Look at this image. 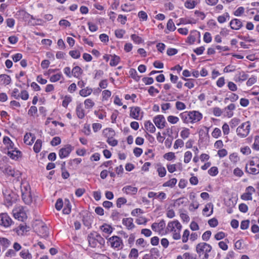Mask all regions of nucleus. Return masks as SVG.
Masks as SVG:
<instances>
[{
  "instance_id": "nucleus-1",
  "label": "nucleus",
  "mask_w": 259,
  "mask_h": 259,
  "mask_svg": "<svg viewBox=\"0 0 259 259\" xmlns=\"http://www.w3.org/2000/svg\"><path fill=\"white\" fill-rule=\"evenodd\" d=\"M180 117L185 123H194L202 118V114L198 111H185L180 113Z\"/></svg>"
},
{
  "instance_id": "nucleus-2",
  "label": "nucleus",
  "mask_w": 259,
  "mask_h": 259,
  "mask_svg": "<svg viewBox=\"0 0 259 259\" xmlns=\"http://www.w3.org/2000/svg\"><path fill=\"white\" fill-rule=\"evenodd\" d=\"M182 226L178 220L170 222L167 226V230L168 232H172V238L175 240H179L181 238L180 231Z\"/></svg>"
},
{
  "instance_id": "nucleus-3",
  "label": "nucleus",
  "mask_w": 259,
  "mask_h": 259,
  "mask_svg": "<svg viewBox=\"0 0 259 259\" xmlns=\"http://www.w3.org/2000/svg\"><path fill=\"white\" fill-rule=\"evenodd\" d=\"M245 171L251 175H257L259 174V158H253L249 160L245 164Z\"/></svg>"
},
{
  "instance_id": "nucleus-4",
  "label": "nucleus",
  "mask_w": 259,
  "mask_h": 259,
  "mask_svg": "<svg viewBox=\"0 0 259 259\" xmlns=\"http://www.w3.org/2000/svg\"><path fill=\"white\" fill-rule=\"evenodd\" d=\"M33 229L34 232L41 237L46 238L49 235L48 227L41 221H35L33 225Z\"/></svg>"
},
{
  "instance_id": "nucleus-5",
  "label": "nucleus",
  "mask_w": 259,
  "mask_h": 259,
  "mask_svg": "<svg viewBox=\"0 0 259 259\" xmlns=\"http://www.w3.org/2000/svg\"><path fill=\"white\" fill-rule=\"evenodd\" d=\"M251 129V123L247 121L242 123L236 129L237 135L241 138L246 137L249 134Z\"/></svg>"
},
{
  "instance_id": "nucleus-6",
  "label": "nucleus",
  "mask_w": 259,
  "mask_h": 259,
  "mask_svg": "<svg viewBox=\"0 0 259 259\" xmlns=\"http://www.w3.org/2000/svg\"><path fill=\"white\" fill-rule=\"evenodd\" d=\"M111 246L113 248H117V250L122 249L123 246L122 240L117 236H113L109 239Z\"/></svg>"
},
{
  "instance_id": "nucleus-7",
  "label": "nucleus",
  "mask_w": 259,
  "mask_h": 259,
  "mask_svg": "<svg viewBox=\"0 0 259 259\" xmlns=\"http://www.w3.org/2000/svg\"><path fill=\"white\" fill-rule=\"evenodd\" d=\"M12 223L11 218L7 213H0V226L8 228L12 225Z\"/></svg>"
},
{
  "instance_id": "nucleus-8",
  "label": "nucleus",
  "mask_w": 259,
  "mask_h": 259,
  "mask_svg": "<svg viewBox=\"0 0 259 259\" xmlns=\"http://www.w3.org/2000/svg\"><path fill=\"white\" fill-rule=\"evenodd\" d=\"M255 192V189L251 186L246 188L245 192L241 195V198L245 201L252 200V195Z\"/></svg>"
},
{
  "instance_id": "nucleus-9",
  "label": "nucleus",
  "mask_w": 259,
  "mask_h": 259,
  "mask_svg": "<svg viewBox=\"0 0 259 259\" xmlns=\"http://www.w3.org/2000/svg\"><path fill=\"white\" fill-rule=\"evenodd\" d=\"M14 217L15 219L21 221H24L27 218L26 212L22 207H19L13 211Z\"/></svg>"
},
{
  "instance_id": "nucleus-10",
  "label": "nucleus",
  "mask_w": 259,
  "mask_h": 259,
  "mask_svg": "<svg viewBox=\"0 0 259 259\" xmlns=\"http://www.w3.org/2000/svg\"><path fill=\"white\" fill-rule=\"evenodd\" d=\"M153 122L159 129L163 128L166 123L165 118L162 115H158L153 118Z\"/></svg>"
},
{
  "instance_id": "nucleus-11",
  "label": "nucleus",
  "mask_w": 259,
  "mask_h": 259,
  "mask_svg": "<svg viewBox=\"0 0 259 259\" xmlns=\"http://www.w3.org/2000/svg\"><path fill=\"white\" fill-rule=\"evenodd\" d=\"M143 114V112H141V109L140 107L138 106L131 107H130V117L137 120H139L142 118H140V114ZM142 117V115L141 116Z\"/></svg>"
},
{
  "instance_id": "nucleus-12",
  "label": "nucleus",
  "mask_w": 259,
  "mask_h": 259,
  "mask_svg": "<svg viewBox=\"0 0 259 259\" xmlns=\"http://www.w3.org/2000/svg\"><path fill=\"white\" fill-rule=\"evenodd\" d=\"M165 227V223L163 220H161L159 223H154L151 225V229L155 232L160 233Z\"/></svg>"
},
{
  "instance_id": "nucleus-13",
  "label": "nucleus",
  "mask_w": 259,
  "mask_h": 259,
  "mask_svg": "<svg viewBox=\"0 0 259 259\" xmlns=\"http://www.w3.org/2000/svg\"><path fill=\"white\" fill-rule=\"evenodd\" d=\"M72 150V147L71 145H67L65 147L61 148L59 150V155L61 158H64L67 157Z\"/></svg>"
},
{
  "instance_id": "nucleus-14",
  "label": "nucleus",
  "mask_w": 259,
  "mask_h": 259,
  "mask_svg": "<svg viewBox=\"0 0 259 259\" xmlns=\"http://www.w3.org/2000/svg\"><path fill=\"white\" fill-rule=\"evenodd\" d=\"M75 112L77 117L79 119H83L85 116V110L83 108L81 103L78 102L75 108Z\"/></svg>"
},
{
  "instance_id": "nucleus-15",
  "label": "nucleus",
  "mask_w": 259,
  "mask_h": 259,
  "mask_svg": "<svg viewBox=\"0 0 259 259\" xmlns=\"http://www.w3.org/2000/svg\"><path fill=\"white\" fill-rule=\"evenodd\" d=\"M236 106L234 104L231 103L225 107L223 110L225 112V115L228 118L232 117L233 115V111L235 109Z\"/></svg>"
},
{
  "instance_id": "nucleus-16",
  "label": "nucleus",
  "mask_w": 259,
  "mask_h": 259,
  "mask_svg": "<svg viewBox=\"0 0 259 259\" xmlns=\"http://www.w3.org/2000/svg\"><path fill=\"white\" fill-rule=\"evenodd\" d=\"M230 25L231 29L237 30L243 26V24L241 20L234 18L230 21Z\"/></svg>"
},
{
  "instance_id": "nucleus-17",
  "label": "nucleus",
  "mask_w": 259,
  "mask_h": 259,
  "mask_svg": "<svg viewBox=\"0 0 259 259\" xmlns=\"http://www.w3.org/2000/svg\"><path fill=\"white\" fill-rule=\"evenodd\" d=\"M122 191L127 195H135L138 192V188L133 186H125L122 189Z\"/></svg>"
},
{
  "instance_id": "nucleus-18",
  "label": "nucleus",
  "mask_w": 259,
  "mask_h": 259,
  "mask_svg": "<svg viewBox=\"0 0 259 259\" xmlns=\"http://www.w3.org/2000/svg\"><path fill=\"white\" fill-rule=\"evenodd\" d=\"M122 224L129 230H132L135 227V225L134 224V220L132 218L123 219Z\"/></svg>"
},
{
  "instance_id": "nucleus-19",
  "label": "nucleus",
  "mask_w": 259,
  "mask_h": 259,
  "mask_svg": "<svg viewBox=\"0 0 259 259\" xmlns=\"http://www.w3.org/2000/svg\"><path fill=\"white\" fill-rule=\"evenodd\" d=\"M35 139V137L31 133H26L24 137V142L25 144L31 145H32Z\"/></svg>"
},
{
  "instance_id": "nucleus-20",
  "label": "nucleus",
  "mask_w": 259,
  "mask_h": 259,
  "mask_svg": "<svg viewBox=\"0 0 259 259\" xmlns=\"http://www.w3.org/2000/svg\"><path fill=\"white\" fill-rule=\"evenodd\" d=\"M213 205L211 203H207L203 209V214L207 217L211 215L213 213Z\"/></svg>"
},
{
  "instance_id": "nucleus-21",
  "label": "nucleus",
  "mask_w": 259,
  "mask_h": 259,
  "mask_svg": "<svg viewBox=\"0 0 259 259\" xmlns=\"http://www.w3.org/2000/svg\"><path fill=\"white\" fill-rule=\"evenodd\" d=\"M8 155L13 159L17 160L21 156V152L15 148L10 149L8 152Z\"/></svg>"
},
{
  "instance_id": "nucleus-22",
  "label": "nucleus",
  "mask_w": 259,
  "mask_h": 259,
  "mask_svg": "<svg viewBox=\"0 0 259 259\" xmlns=\"http://www.w3.org/2000/svg\"><path fill=\"white\" fill-rule=\"evenodd\" d=\"M96 236V233H92L88 235V237L90 246L93 248L97 246Z\"/></svg>"
},
{
  "instance_id": "nucleus-23",
  "label": "nucleus",
  "mask_w": 259,
  "mask_h": 259,
  "mask_svg": "<svg viewBox=\"0 0 259 259\" xmlns=\"http://www.w3.org/2000/svg\"><path fill=\"white\" fill-rule=\"evenodd\" d=\"M11 82L10 76L7 74H3L0 75V83L3 85H8Z\"/></svg>"
},
{
  "instance_id": "nucleus-24",
  "label": "nucleus",
  "mask_w": 259,
  "mask_h": 259,
  "mask_svg": "<svg viewBox=\"0 0 259 259\" xmlns=\"http://www.w3.org/2000/svg\"><path fill=\"white\" fill-rule=\"evenodd\" d=\"M29 228L25 225H20L17 228L15 229V231L17 232L18 235H22L25 232H27Z\"/></svg>"
},
{
  "instance_id": "nucleus-25",
  "label": "nucleus",
  "mask_w": 259,
  "mask_h": 259,
  "mask_svg": "<svg viewBox=\"0 0 259 259\" xmlns=\"http://www.w3.org/2000/svg\"><path fill=\"white\" fill-rule=\"evenodd\" d=\"M92 89L91 88L87 87L80 90L79 94L80 96H81V97H86L92 94Z\"/></svg>"
},
{
  "instance_id": "nucleus-26",
  "label": "nucleus",
  "mask_w": 259,
  "mask_h": 259,
  "mask_svg": "<svg viewBox=\"0 0 259 259\" xmlns=\"http://www.w3.org/2000/svg\"><path fill=\"white\" fill-rule=\"evenodd\" d=\"M103 134L104 136L109 139L113 138L115 136V133L114 131L111 128H106L103 131Z\"/></svg>"
},
{
  "instance_id": "nucleus-27",
  "label": "nucleus",
  "mask_w": 259,
  "mask_h": 259,
  "mask_svg": "<svg viewBox=\"0 0 259 259\" xmlns=\"http://www.w3.org/2000/svg\"><path fill=\"white\" fill-rule=\"evenodd\" d=\"M3 143L5 145H6L8 150H10V149H13L14 145V143L8 137L5 136L4 137Z\"/></svg>"
},
{
  "instance_id": "nucleus-28",
  "label": "nucleus",
  "mask_w": 259,
  "mask_h": 259,
  "mask_svg": "<svg viewBox=\"0 0 259 259\" xmlns=\"http://www.w3.org/2000/svg\"><path fill=\"white\" fill-rule=\"evenodd\" d=\"M145 129L151 133H154L156 128L153 124L150 121H147L145 123Z\"/></svg>"
},
{
  "instance_id": "nucleus-29",
  "label": "nucleus",
  "mask_w": 259,
  "mask_h": 259,
  "mask_svg": "<svg viewBox=\"0 0 259 259\" xmlns=\"http://www.w3.org/2000/svg\"><path fill=\"white\" fill-rule=\"evenodd\" d=\"M197 4L196 1L187 0L185 2L184 6L187 9H192L194 8Z\"/></svg>"
},
{
  "instance_id": "nucleus-30",
  "label": "nucleus",
  "mask_w": 259,
  "mask_h": 259,
  "mask_svg": "<svg viewBox=\"0 0 259 259\" xmlns=\"http://www.w3.org/2000/svg\"><path fill=\"white\" fill-rule=\"evenodd\" d=\"M71 72L74 77L78 78L81 74L82 71L80 67L77 66L72 69Z\"/></svg>"
},
{
  "instance_id": "nucleus-31",
  "label": "nucleus",
  "mask_w": 259,
  "mask_h": 259,
  "mask_svg": "<svg viewBox=\"0 0 259 259\" xmlns=\"http://www.w3.org/2000/svg\"><path fill=\"white\" fill-rule=\"evenodd\" d=\"M5 172L8 176L15 177L17 175L16 173L18 172V171L15 172L14 168L10 166H8L5 168Z\"/></svg>"
},
{
  "instance_id": "nucleus-32",
  "label": "nucleus",
  "mask_w": 259,
  "mask_h": 259,
  "mask_svg": "<svg viewBox=\"0 0 259 259\" xmlns=\"http://www.w3.org/2000/svg\"><path fill=\"white\" fill-rule=\"evenodd\" d=\"M101 230L107 234H111L113 231V228L111 226L104 224L100 227Z\"/></svg>"
},
{
  "instance_id": "nucleus-33",
  "label": "nucleus",
  "mask_w": 259,
  "mask_h": 259,
  "mask_svg": "<svg viewBox=\"0 0 259 259\" xmlns=\"http://www.w3.org/2000/svg\"><path fill=\"white\" fill-rule=\"evenodd\" d=\"M84 104L86 109H90L95 106V102L92 99L88 98L84 100Z\"/></svg>"
},
{
  "instance_id": "nucleus-34",
  "label": "nucleus",
  "mask_w": 259,
  "mask_h": 259,
  "mask_svg": "<svg viewBox=\"0 0 259 259\" xmlns=\"http://www.w3.org/2000/svg\"><path fill=\"white\" fill-rule=\"evenodd\" d=\"M157 171L158 174V176L161 178L164 177L166 174L165 168L161 165H157Z\"/></svg>"
},
{
  "instance_id": "nucleus-35",
  "label": "nucleus",
  "mask_w": 259,
  "mask_h": 259,
  "mask_svg": "<svg viewBox=\"0 0 259 259\" xmlns=\"http://www.w3.org/2000/svg\"><path fill=\"white\" fill-rule=\"evenodd\" d=\"M20 256L23 259H31L32 255L29 253L28 250H22L20 252Z\"/></svg>"
},
{
  "instance_id": "nucleus-36",
  "label": "nucleus",
  "mask_w": 259,
  "mask_h": 259,
  "mask_svg": "<svg viewBox=\"0 0 259 259\" xmlns=\"http://www.w3.org/2000/svg\"><path fill=\"white\" fill-rule=\"evenodd\" d=\"M42 146V141L40 139H38L35 142L34 146H33V150L34 151L37 153L40 152Z\"/></svg>"
},
{
  "instance_id": "nucleus-37",
  "label": "nucleus",
  "mask_w": 259,
  "mask_h": 259,
  "mask_svg": "<svg viewBox=\"0 0 259 259\" xmlns=\"http://www.w3.org/2000/svg\"><path fill=\"white\" fill-rule=\"evenodd\" d=\"M11 244V241L6 238H0V245H2L4 249L8 248Z\"/></svg>"
},
{
  "instance_id": "nucleus-38",
  "label": "nucleus",
  "mask_w": 259,
  "mask_h": 259,
  "mask_svg": "<svg viewBox=\"0 0 259 259\" xmlns=\"http://www.w3.org/2000/svg\"><path fill=\"white\" fill-rule=\"evenodd\" d=\"M131 77L136 81H138L140 80V77L138 75L137 72L135 69L131 68L129 71Z\"/></svg>"
},
{
  "instance_id": "nucleus-39",
  "label": "nucleus",
  "mask_w": 259,
  "mask_h": 259,
  "mask_svg": "<svg viewBox=\"0 0 259 259\" xmlns=\"http://www.w3.org/2000/svg\"><path fill=\"white\" fill-rule=\"evenodd\" d=\"M111 57H112V58H111L110 62V66H116L120 61L119 57H118V56H116L115 55H114L113 56L111 55Z\"/></svg>"
},
{
  "instance_id": "nucleus-40",
  "label": "nucleus",
  "mask_w": 259,
  "mask_h": 259,
  "mask_svg": "<svg viewBox=\"0 0 259 259\" xmlns=\"http://www.w3.org/2000/svg\"><path fill=\"white\" fill-rule=\"evenodd\" d=\"M177 182V180L176 178H172L169 181L166 182L163 184V187H174Z\"/></svg>"
},
{
  "instance_id": "nucleus-41",
  "label": "nucleus",
  "mask_w": 259,
  "mask_h": 259,
  "mask_svg": "<svg viewBox=\"0 0 259 259\" xmlns=\"http://www.w3.org/2000/svg\"><path fill=\"white\" fill-rule=\"evenodd\" d=\"M139 256L138 250L136 248H132L128 254L130 259H137Z\"/></svg>"
},
{
  "instance_id": "nucleus-42",
  "label": "nucleus",
  "mask_w": 259,
  "mask_h": 259,
  "mask_svg": "<svg viewBox=\"0 0 259 259\" xmlns=\"http://www.w3.org/2000/svg\"><path fill=\"white\" fill-rule=\"evenodd\" d=\"M229 159L232 163L236 164L239 161L240 158L237 153H233L229 155Z\"/></svg>"
},
{
  "instance_id": "nucleus-43",
  "label": "nucleus",
  "mask_w": 259,
  "mask_h": 259,
  "mask_svg": "<svg viewBox=\"0 0 259 259\" xmlns=\"http://www.w3.org/2000/svg\"><path fill=\"white\" fill-rule=\"evenodd\" d=\"M92 257L93 259H111L105 254L98 253H93L92 254Z\"/></svg>"
},
{
  "instance_id": "nucleus-44",
  "label": "nucleus",
  "mask_w": 259,
  "mask_h": 259,
  "mask_svg": "<svg viewBox=\"0 0 259 259\" xmlns=\"http://www.w3.org/2000/svg\"><path fill=\"white\" fill-rule=\"evenodd\" d=\"M163 158L168 161H171L172 160L175 159L176 156L175 155V153L169 152L164 154L163 155Z\"/></svg>"
},
{
  "instance_id": "nucleus-45",
  "label": "nucleus",
  "mask_w": 259,
  "mask_h": 259,
  "mask_svg": "<svg viewBox=\"0 0 259 259\" xmlns=\"http://www.w3.org/2000/svg\"><path fill=\"white\" fill-rule=\"evenodd\" d=\"M192 157V153L189 151H186L184 153V162L185 163H188L191 160Z\"/></svg>"
},
{
  "instance_id": "nucleus-46",
  "label": "nucleus",
  "mask_w": 259,
  "mask_h": 259,
  "mask_svg": "<svg viewBox=\"0 0 259 259\" xmlns=\"http://www.w3.org/2000/svg\"><path fill=\"white\" fill-rule=\"evenodd\" d=\"M65 205L63 209V212L64 214H68L71 212V205L69 200H65Z\"/></svg>"
},
{
  "instance_id": "nucleus-47",
  "label": "nucleus",
  "mask_w": 259,
  "mask_h": 259,
  "mask_svg": "<svg viewBox=\"0 0 259 259\" xmlns=\"http://www.w3.org/2000/svg\"><path fill=\"white\" fill-rule=\"evenodd\" d=\"M121 214L116 210H113L111 214V218L113 220L118 221L120 219Z\"/></svg>"
},
{
  "instance_id": "nucleus-48",
  "label": "nucleus",
  "mask_w": 259,
  "mask_h": 259,
  "mask_svg": "<svg viewBox=\"0 0 259 259\" xmlns=\"http://www.w3.org/2000/svg\"><path fill=\"white\" fill-rule=\"evenodd\" d=\"M190 131L188 128H184L181 132L180 136L183 139H185L189 137Z\"/></svg>"
},
{
  "instance_id": "nucleus-49",
  "label": "nucleus",
  "mask_w": 259,
  "mask_h": 259,
  "mask_svg": "<svg viewBox=\"0 0 259 259\" xmlns=\"http://www.w3.org/2000/svg\"><path fill=\"white\" fill-rule=\"evenodd\" d=\"M12 194H13V193H9L8 194L5 193V198L6 202L9 205H11L12 204V202L13 201V197L11 196Z\"/></svg>"
},
{
  "instance_id": "nucleus-50",
  "label": "nucleus",
  "mask_w": 259,
  "mask_h": 259,
  "mask_svg": "<svg viewBox=\"0 0 259 259\" xmlns=\"http://www.w3.org/2000/svg\"><path fill=\"white\" fill-rule=\"evenodd\" d=\"M240 122V120L236 117L232 118L230 121V125L231 128H234L238 125Z\"/></svg>"
},
{
  "instance_id": "nucleus-51",
  "label": "nucleus",
  "mask_w": 259,
  "mask_h": 259,
  "mask_svg": "<svg viewBox=\"0 0 259 259\" xmlns=\"http://www.w3.org/2000/svg\"><path fill=\"white\" fill-rule=\"evenodd\" d=\"M248 77V75L244 72H240L238 76L239 81H243L246 80Z\"/></svg>"
},
{
  "instance_id": "nucleus-52",
  "label": "nucleus",
  "mask_w": 259,
  "mask_h": 259,
  "mask_svg": "<svg viewBox=\"0 0 259 259\" xmlns=\"http://www.w3.org/2000/svg\"><path fill=\"white\" fill-rule=\"evenodd\" d=\"M189 236L190 231L187 229L185 230L182 235V242L183 243H186L188 240Z\"/></svg>"
},
{
  "instance_id": "nucleus-53",
  "label": "nucleus",
  "mask_w": 259,
  "mask_h": 259,
  "mask_svg": "<svg viewBox=\"0 0 259 259\" xmlns=\"http://www.w3.org/2000/svg\"><path fill=\"white\" fill-rule=\"evenodd\" d=\"M136 245L137 246H140L144 247L147 245V242L143 238H141L136 240Z\"/></svg>"
},
{
  "instance_id": "nucleus-54",
  "label": "nucleus",
  "mask_w": 259,
  "mask_h": 259,
  "mask_svg": "<svg viewBox=\"0 0 259 259\" xmlns=\"http://www.w3.org/2000/svg\"><path fill=\"white\" fill-rule=\"evenodd\" d=\"M72 101V98L70 96H66L62 102V106L66 108L68 104Z\"/></svg>"
},
{
  "instance_id": "nucleus-55",
  "label": "nucleus",
  "mask_w": 259,
  "mask_h": 259,
  "mask_svg": "<svg viewBox=\"0 0 259 259\" xmlns=\"http://www.w3.org/2000/svg\"><path fill=\"white\" fill-rule=\"evenodd\" d=\"M132 39L136 44H140L143 42L142 38L136 34L131 35Z\"/></svg>"
},
{
  "instance_id": "nucleus-56",
  "label": "nucleus",
  "mask_w": 259,
  "mask_h": 259,
  "mask_svg": "<svg viewBox=\"0 0 259 259\" xmlns=\"http://www.w3.org/2000/svg\"><path fill=\"white\" fill-rule=\"evenodd\" d=\"M167 29L170 31H174L176 27L172 19H169L167 23Z\"/></svg>"
},
{
  "instance_id": "nucleus-57",
  "label": "nucleus",
  "mask_w": 259,
  "mask_h": 259,
  "mask_svg": "<svg viewBox=\"0 0 259 259\" xmlns=\"http://www.w3.org/2000/svg\"><path fill=\"white\" fill-rule=\"evenodd\" d=\"M127 200L124 197H120L116 201V206L118 208H120L122 205L126 203Z\"/></svg>"
},
{
  "instance_id": "nucleus-58",
  "label": "nucleus",
  "mask_w": 259,
  "mask_h": 259,
  "mask_svg": "<svg viewBox=\"0 0 259 259\" xmlns=\"http://www.w3.org/2000/svg\"><path fill=\"white\" fill-rule=\"evenodd\" d=\"M167 121L171 124H176L179 121V118L177 116L169 115L167 117Z\"/></svg>"
},
{
  "instance_id": "nucleus-59",
  "label": "nucleus",
  "mask_w": 259,
  "mask_h": 259,
  "mask_svg": "<svg viewBox=\"0 0 259 259\" xmlns=\"http://www.w3.org/2000/svg\"><path fill=\"white\" fill-rule=\"evenodd\" d=\"M208 174L209 175H210L211 176H217L218 174V173H219L218 167H216V166L211 167L208 170Z\"/></svg>"
},
{
  "instance_id": "nucleus-60",
  "label": "nucleus",
  "mask_w": 259,
  "mask_h": 259,
  "mask_svg": "<svg viewBox=\"0 0 259 259\" xmlns=\"http://www.w3.org/2000/svg\"><path fill=\"white\" fill-rule=\"evenodd\" d=\"M184 145V143L182 139H178L176 140L175 144L174 145V148L175 149H177L178 148L183 147Z\"/></svg>"
},
{
  "instance_id": "nucleus-61",
  "label": "nucleus",
  "mask_w": 259,
  "mask_h": 259,
  "mask_svg": "<svg viewBox=\"0 0 259 259\" xmlns=\"http://www.w3.org/2000/svg\"><path fill=\"white\" fill-rule=\"evenodd\" d=\"M62 76L61 73H57L56 74H54L52 76H51L50 78V80L52 82H55L57 81H59Z\"/></svg>"
},
{
  "instance_id": "nucleus-62",
  "label": "nucleus",
  "mask_w": 259,
  "mask_h": 259,
  "mask_svg": "<svg viewBox=\"0 0 259 259\" xmlns=\"http://www.w3.org/2000/svg\"><path fill=\"white\" fill-rule=\"evenodd\" d=\"M245 9L243 7H239L234 12V15L236 16H240L244 13Z\"/></svg>"
},
{
  "instance_id": "nucleus-63",
  "label": "nucleus",
  "mask_w": 259,
  "mask_h": 259,
  "mask_svg": "<svg viewBox=\"0 0 259 259\" xmlns=\"http://www.w3.org/2000/svg\"><path fill=\"white\" fill-rule=\"evenodd\" d=\"M252 148L256 151H259V136H256L254 138V142L252 145Z\"/></svg>"
},
{
  "instance_id": "nucleus-64",
  "label": "nucleus",
  "mask_w": 259,
  "mask_h": 259,
  "mask_svg": "<svg viewBox=\"0 0 259 259\" xmlns=\"http://www.w3.org/2000/svg\"><path fill=\"white\" fill-rule=\"evenodd\" d=\"M184 259H198L196 254L188 252L184 253Z\"/></svg>"
}]
</instances>
